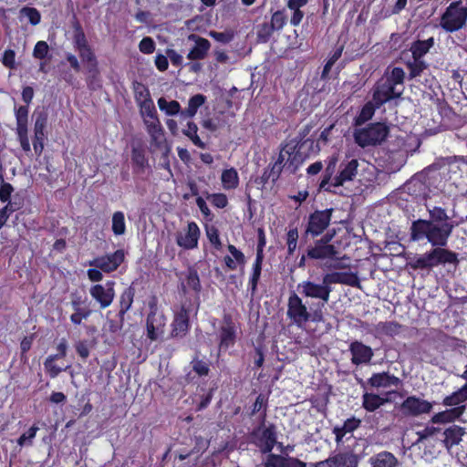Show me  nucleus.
<instances>
[{
  "mask_svg": "<svg viewBox=\"0 0 467 467\" xmlns=\"http://www.w3.org/2000/svg\"><path fill=\"white\" fill-rule=\"evenodd\" d=\"M430 219H418L410 226V240L426 239L432 246H446L456 226L446 211L438 206L428 209Z\"/></svg>",
  "mask_w": 467,
  "mask_h": 467,
  "instance_id": "f257e3e1",
  "label": "nucleus"
},
{
  "mask_svg": "<svg viewBox=\"0 0 467 467\" xmlns=\"http://www.w3.org/2000/svg\"><path fill=\"white\" fill-rule=\"evenodd\" d=\"M337 158L333 157L326 169V173L320 182L319 188L323 190H329L330 186L337 187L342 186L347 182H351L358 173V161L355 159L342 162L339 166V174L331 178L337 165Z\"/></svg>",
  "mask_w": 467,
  "mask_h": 467,
  "instance_id": "f03ea898",
  "label": "nucleus"
},
{
  "mask_svg": "<svg viewBox=\"0 0 467 467\" xmlns=\"http://www.w3.org/2000/svg\"><path fill=\"white\" fill-rule=\"evenodd\" d=\"M432 250L417 257L412 265L413 268H431L438 265L457 264L456 253L445 249V246H434Z\"/></svg>",
  "mask_w": 467,
  "mask_h": 467,
  "instance_id": "7ed1b4c3",
  "label": "nucleus"
},
{
  "mask_svg": "<svg viewBox=\"0 0 467 467\" xmlns=\"http://www.w3.org/2000/svg\"><path fill=\"white\" fill-rule=\"evenodd\" d=\"M467 21V5L462 2H452L442 14L440 26L446 32H455L462 29Z\"/></svg>",
  "mask_w": 467,
  "mask_h": 467,
  "instance_id": "20e7f679",
  "label": "nucleus"
},
{
  "mask_svg": "<svg viewBox=\"0 0 467 467\" xmlns=\"http://www.w3.org/2000/svg\"><path fill=\"white\" fill-rule=\"evenodd\" d=\"M389 134V128L383 123H374L365 128L356 129L354 139L362 148L381 143Z\"/></svg>",
  "mask_w": 467,
  "mask_h": 467,
  "instance_id": "39448f33",
  "label": "nucleus"
},
{
  "mask_svg": "<svg viewBox=\"0 0 467 467\" xmlns=\"http://www.w3.org/2000/svg\"><path fill=\"white\" fill-rule=\"evenodd\" d=\"M150 311L146 319V335L150 341L161 340L165 332L166 317L155 306L150 305Z\"/></svg>",
  "mask_w": 467,
  "mask_h": 467,
  "instance_id": "423d86ee",
  "label": "nucleus"
},
{
  "mask_svg": "<svg viewBox=\"0 0 467 467\" xmlns=\"http://www.w3.org/2000/svg\"><path fill=\"white\" fill-rule=\"evenodd\" d=\"M286 316L298 327H302L310 321V312L307 306L295 292L291 293L288 297Z\"/></svg>",
  "mask_w": 467,
  "mask_h": 467,
  "instance_id": "0eeeda50",
  "label": "nucleus"
},
{
  "mask_svg": "<svg viewBox=\"0 0 467 467\" xmlns=\"http://www.w3.org/2000/svg\"><path fill=\"white\" fill-rule=\"evenodd\" d=\"M297 290L306 297L320 300L324 306L329 301L332 287L325 284L323 279L321 283L305 280L297 285Z\"/></svg>",
  "mask_w": 467,
  "mask_h": 467,
  "instance_id": "6e6552de",
  "label": "nucleus"
},
{
  "mask_svg": "<svg viewBox=\"0 0 467 467\" xmlns=\"http://www.w3.org/2000/svg\"><path fill=\"white\" fill-rule=\"evenodd\" d=\"M254 442L263 453L270 452L276 443V432L273 425L260 427L254 432Z\"/></svg>",
  "mask_w": 467,
  "mask_h": 467,
  "instance_id": "1a4fd4ad",
  "label": "nucleus"
},
{
  "mask_svg": "<svg viewBox=\"0 0 467 467\" xmlns=\"http://www.w3.org/2000/svg\"><path fill=\"white\" fill-rule=\"evenodd\" d=\"M115 282L108 281L103 285H92L89 294L95 299L101 308H106L111 305L115 297Z\"/></svg>",
  "mask_w": 467,
  "mask_h": 467,
  "instance_id": "9d476101",
  "label": "nucleus"
},
{
  "mask_svg": "<svg viewBox=\"0 0 467 467\" xmlns=\"http://www.w3.org/2000/svg\"><path fill=\"white\" fill-rule=\"evenodd\" d=\"M123 250H117L112 254L99 256L88 262L90 266H95L105 273L115 271L124 261Z\"/></svg>",
  "mask_w": 467,
  "mask_h": 467,
  "instance_id": "9b49d317",
  "label": "nucleus"
},
{
  "mask_svg": "<svg viewBox=\"0 0 467 467\" xmlns=\"http://www.w3.org/2000/svg\"><path fill=\"white\" fill-rule=\"evenodd\" d=\"M332 211V209H327L316 211L310 214L306 233L313 236L321 234L330 223Z\"/></svg>",
  "mask_w": 467,
  "mask_h": 467,
  "instance_id": "f8f14e48",
  "label": "nucleus"
},
{
  "mask_svg": "<svg viewBox=\"0 0 467 467\" xmlns=\"http://www.w3.org/2000/svg\"><path fill=\"white\" fill-rule=\"evenodd\" d=\"M143 124L150 137V145L156 149H161L165 144L164 130L158 115L143 119Z\"/></svg>",
  "mask_w": 467,
  "mask_h": 467,
  "instance_id": "ddd939ff",
  "label": "nucleus"
},
{
  "mask_svg": "<svg viewBox=\"0 0 467 467\" xmlns=\"http://www.w3.org/2000/svg\"><path fill=\"white\" fill-rule=\"evenodd\" d=\"M402 93L399 89L391 85L384 77L377 83L374 90L373 99L378 106L383 103L399 98Z\"/></svg>",
  "mask_w": 467,
  "mask_h": 467,
  "instance_id": "4468645a",
  "label": "nucleus"
},
{
  "mask_svg": "<svg viewBox=\"0 0 467 467\" xmlns=\"http://www.w3.org/2000/svg\"><path fill=\"white\" fill-rule=\"evenodd\" d=\"M200 229L194 222L188 223L186 229L177 234L176 243L183 249H193L198 245Z\"/></svg>",
  "mask_w": 467,
  "mask_h": 467,
  "instance_id": "2eb2a0df",
  "label": "nucleus"
},
{
  "mask_svg": "<svg viewBox=\"0 0 467 467\" xmlns=\"http://www.w3.org/2000/svg\"><path fill=\"white\" fill-rule=\"evenodd\" d=\"M431 409L432 404L431 402L414 396L408 397L401 404L403 413L410 416L428 413Z\"/></svg>",
  "mask_w": 467,
  "mask_h": 467,
  "instance_id": "dca6fc26",
  "label": "nucleus"
},
{
  "mask_svg": "<svg viewBox=\"0 0 467 467\" xmlns=\"http://www.w3.org/2000/svg\"><path fill=\"white\" fill-rule=\"evenodd\" d=\"M349 351L352 355L351 362L357 366L369 363L374 356L370 347L358 340L350 344Z\"/></svg>",
  "mask_w": 467,
  "mask_h": 467,
  "instance_id": "f3484780",
  "label": "nucleus"
},
{
  "mask_svg": "<svg viewBox=\"0 0 467 467\" xmlns=\"http://www.w3.org/2000/svg\"><path fill=\"white\" fill-rule=\"evenodd\" d=\"M188 40L192 41L194 46L187 54V58L192 61L204 59L211 47L210 42L195 34L189 35Z\"/></svg>",
  "mask_w": 467,
  "mask_h": 467,
  "instance_id": "a211bd4d",
  "label": "nucleus"
},
{
  "mask_svg": "<svg viewBox=\"0 0 467 467\" xmlns=\"http://www.w3.org/2000/svg\"><path fill=\"white\" fill-rule=\"evenodd\" d=\"M307 256L317 260L338 259L336 247L326 244L324 241H317L315 245L307 250Z\"/></svg>",
  "mask_w": 467,
  "mask_h": 467,
  "instance_id": "6ab92c4d",
  "label": "nucleus"
},
{
  "mask_svg": "<svg viewBox=\"0 0 467 467\" xmlns=\"http://www.w3.org/2000/svg\"><path fill=\"white\" fill-rule=\"evenodd\" d=\"M220 343L219 350H225L234 344L235 341V329L230 317L225 316L223 318V325L220 329Z\"/></svg>",
  "mask_w": 467,
  "mask_h": 467,
  "instance_id": "aec40b11",
  "label": "nucleus"
},
{
  "mask_svg": "<svg viewBox=\"0 0 467 467\" xmlns=\"http://www.w3.org/2000/svg\"><path fill=\"white\" fill-rule=\"evenodd\" d=\"M171 327L172 337H183L186 335L189 329V313L184 307H182L175 314Z\"/></svg>",
  "mask_w": 467,
  "mask_h": 467,
  "instance_id": "412c9836",
  "label": "nucleus"
},
{
  "mask_svg": "<svg viewBox=\"0 0 467 467\" xmlns=\"http://www.w3.org/2000/svg\"><path fill=\"white\" fill-rule=\"evenodd\" d=\"M466 383L462 386L458 390L452 392L451 395L443 399V405L452 407V405L462 404L467 401V364L464 367V371L460 376Z\"/></svg>",
  "mask_w": 467,
  "mask_h": 467,
  "instance_id": "4be33fe9",
  "label": "nucleus"
},
{
  "mask_svg": "<svg viewBox=\"0 0 467 467\" xmlns=\"http://www.w3.org/2000/svg\"><path fill=\"white\" fill-rule=\"evenodd\" d=\"M454 406V408L434 414L431 418V422L445 424L452 422L456 419L460 418L465 410V406L462 404Z\"/></svg>",
  "mask_w": 467,
  "mask_h": 467,
  "instance_id": "5701e85b",
  "label": "nucleus"
},
{
  "mask_svg": "<svg viewBox=\"0 0 467 467\" xmlns=\"http://www.w3.org/2000/svg\"><path fill=\"white\" fill-rule=\"evenodd\" d=\"M291 154H293V144H286L281 149L277 160L272 167L271 173L273 175V180H276L281 171L286 169V164Z\"/></svg>",
  "mask_w": 467,
  "mask_h": 467,
  "instance_id": "b1692460",
  "label": "nucleus"
},
{
  "mask_svg": "<svg viewBox=\"0 0 467 467\" xmlns=\"http://www.w3.org/2000/svg\"><path fill=\"white\" fill-rule=\"evenodd\" d=\"M370 467H397L398 458L391 452L383 451L368 459Z\"/></svg>",
  "mask_w": 467,
  "mask_h": 467,
  "instance_id": "393cba45",
  "label": "nucleus"
},
{
  "mask_svg": "<svg viewBox=\"0 0 467 467\" xmlns=\"http://www.w3.org/2000/svg\"><path fill=\"white\" fill-rule=\"evenodd\" d=\"M269 467H306L300 460L289 456L271 453L267 457Z\"/></svg>",
  "mask_w": 467,
  "mask_h": 467,
  "instance_id": "a878e982",
  "label": "nucleus"
},
{
  "mask_svg": "<svg viewBox=\"0 0 467 467\" xmlns=\"http://www.w3.org/2000/svg\"><path fill=\"white\" fill-rule=\"evenodd\" d=\"M400 383L399 378L389 375L387 372L376 373L368 379V384L374 388L397 387Z\"/></svg>",
  "mask_w": 467,
  "mask_h": 467,
  "instance_id": "bb28decb",
  "label": "nucleus"
},
{
  "mask_svg": "<svg viewBox=\"0 0 467 467\" xmlns=\"http://www.w3.org/2000/svg\"><path fill=\"white\" fill-rule=\"evenodd\" d=\"M78 52L82 62L86 65L88 73L92 77H96L99 74L98 61L91 47L88 46Z\"/></svg>",
  "mask_w": 467,
  "mask_h": 467,
  "instance_id": "cd10ccee",
  "label": "nucleus"
},
{
  "mask_svg": "<svg viewBox=\"0 0 467 467\" xmlns=\"http://www.w3.org/2000/svg\"><path fill=\"white\" fill-rule=\"evenodd\" d=\"M384 78L388 81H389L391 85L396 87L399 89V91L403 93L405 71L401 67H388L387 70L385 71Z\"/></svg>",
  "mask_w": 467,
  "mask_h": 467,
  "instance_id": "c85d7f7f",
  "label": "nucleus"
},
{
  "mask_svg": "<svg viewBox=\"0 0 467 467\" xmlns=\"http://www.w3.org/2000/svg\"><path fill=\"white\" fill-rule=\"evenodd\" d=\"M350 460L351 457L349 455L339 453L315 463L314 467H350Z\"/></svg>",
  "mask_w": 467,
  "mask_h": 467,
  "instance_id": "c756f323",
  "label": "nucleus"
},
{
  "mask_svg": "<svg viewBox=\"0 0 467 467\" xmlns=\"http://www.w3.org/2000/svg\"><path fill=\"white\" fill-rule=\"evenodd\" d=\"M433 45L434 39L432 37L413 42L410 47L412 58L423 59V57L430 51Z\"/></svg>",
  "mask_w": 467,
  "mask_h": 467,
  "instance_id": "7c9ffc66",
  "label": "nucleus"
},
{
  "mask_svg": "<svg viewBox=\"0 0 467 467\" xmlns=\"http://www.w3.org/2000/svg\"><path fill=\"white\" fill-rule=\"evenodd\" d=\"M206 100L205 96L202 94H196L192 96L188 102V107L181 112V118L191 119L195 116L198 109L204 104Z\"/></svg>",
  "mask_w": 467,
  "mask_h": 467,
  "instance_id": "2f4dec72",
  "label": "nucleus"
},
{
  "mask_svg": "<svg viewBox=\"0 0 467 467\" xmlns=\"http://www.w3.org/2000/svg\"><path fill=\"white\" fill-rule=\"evenodd\" d=\"M464 434V431L462 428L459 426H452L445 430L444 431V444L446 448L449 450L454 445H458L462 438V435Z\"/></svg>",
  "mask_w": 467,
  "mask_h": 467,
  "instance_id": "473e14b6",
  "label": "nucleus"
},
{
  "mask_svg": "<svg viewBox=\"0 0 467 467\" xmlns=\"http://www.w3.org/2000/svg\"><path fill=\"white\" fill-rule=\"evenodd\" d=\"M388 401V399L377 394L365 393L362 396L363 408L368 411H374Z\"/></svg>",
  "mask_w": 467,
  "mask_h": 467,
  "instance_id": "72a5a7b5",
  "label": "nucleus"
},
{
  "mask_svg": "<svg viewBox=\"0 0 467 467\" xmlns=\"http://www.w3.org/2000/svg\"><path fill=\"white\" fill-rule=\"evenodd\" d=\"M158 107L161 111L164 112L167 116H175L182 111L180 103L177 100H167L165 98L161 97L157 101Z\"/></svg>",
  "mask_w": 467,
  "mask_h": 467,
  "instance_id": "f704fd0d",
  "label": "nucleus"
},
{
  "mask_svg": "<svg viewBox=\"0 0 467 467\" xmlns=\"http://www.w3.org/2000/svg\"><path fill=\"white\" fill-rule=\"evenodd\" d=\"M222 184L224 190H233L239 184V176L234 168L224 170L221 176Z\"/></svg>",
  "mask_w": 467,
  "mask_h": 467,
  "instance_id": "c9c22d12",
  "label": "nucleus"
},
{
  "mask_svg": "<svg viewBox=\"0 0 467 467\" xmlns=\"http://www.w3.org/2000/svg\"><path fill=\"white\" fill-rule=\"evenodd\" d=\"M135 296V289L132 286L126 288L119 297V316L123 317L131 307Z\"/></svg>",
  "mask_w": 467,
  "mask_h": 467,
  "instance_id": "e433bc0d",
  "label": "nucleus"
},
{
  "mask_svg": "<svg viewBox=\"0 0 467 467\" xmlns=\"http://www.w3.org/2000/svg\"><path fill=\"white\" fill-rule=\"evenodd\" d=\"M406 66L410 70V78H415L422 74L428 68L429 64L424 59L412 58L406 62Z\"/></svg>",
  "mask_w": 467,
  "mask_h": 467,
  "instance_id": "4c0bfd02",
  "label": "nucleus"
},
{
  "mask_svg": "<svg viewBox=\"0 0 467 467\" xmlns=\"http://www.w3.org/2000/svg\"><path fill=\"white\" fill-rule=\"evenodd\" d=\"M132 88L137 105L152 99L149 88L144 84L134 81Z\"/></svg>",
  "mask_w": 467,
  "mask_h": 467,
  "instance_id": "58836bf2",
  "label": "nucleus"
},
{
  "mask_svg": "<svg viewBox=\"0 0 467 467\" xmlns=\"http://www.w3.org/2000/svg\"><path fill=\"white\" fill-rule=\"evenodd\" d=\"M26 18L32 26H37L41 21L40 12L30 6H24L19 10V19Z\"/></svg>",
  "mask_w": 467,
  "mask_h": 467,
  "instance_id": "ea45409f",
  "label": "nucleus"
},
{
  "mask_svg": "<svg viewBox=\"0 0 467 467\" xmlns=\"http://www.w3.org/2000/svg\"><path fill=\"white\" fill-rule=\"evenodd\" d=\"M197 131H198V127L197 125L192 122V121H189L187 123V128L184 129L182 130L183 134L185 136H187L192 141V143L201 148V149H204L205 148V143L200 139V137L198 136L197 134Z\"/></svg>",
  "mask_w": 467,
  "mask_h": 467,
  "instance_id": "a19ab883",
  "label": "nucleus"
},
{
  "mask_svg": "<svg viewBox=\"0 0 467 467\" xmlns=\"http://www.w3.org/2000/svg\"><path fill=\"white\" fill-rule=\"evenodd\" d=\"M58 359V355H50L44 362L46 371L51 378H56L62 370H67L70 366L62 368L55 364V360Z\"/></svg>",
  "mask_w": 467,
  "mask_h": 467,
  "instance_id": "79ce46f5",
  "label": "nucleus"
},
{
  "mask_svg": "<svg viewBox=\"0 0 467 467\" xmlns=\"http://www.w3.org/2000/svg\"><path fill=\"white\" fill-rule=\"evenodd\" d=\"M262 263L263 259L260 258V256H256L253 265V274L249 281V287L251 289L252 295H254L256 291L257 283L261 275Z\"/></svg>",
  "mask_w": 467,
  "mask_h": 467,
  "instance_id": "37998d69",
  "label": "nucleus"
},
{
  "mask_svg": "<svg viewBox=\"0 0 467 467\" xmlns=\"http://www.w3.org/2000/svg\"><path fill=\"white\" fill-rule=\"evenodd\" d=\"M303 161L304 159L302 154L296 150V146L293 144V154H291L289 161H287L285 171L290 173L296 172Z\"/></svg>",
  "mask_w": 467,
  "mask_h": 467,
  "instance_id": "c03bdc74",
  "label": "nucleus"
},
{
  "mask_svg": "<svg viewBox=\"0 0 467 467\" xmlns=\"http://www.w3.org/2000/svg\"><path fill=\"white\" fill-rule=\"evenodd\" d=\"M125 217L122 212H116L112 216V231L116 235H121L125 233Z\"/></svg>",
  "mask_w": 467,
  "mask_h": 467,
  "instance_id": "a18cd8bd",
  "label": "nucleus"
},
{
  "mask_svg": "<svg viewBox=\"0 0 467 467\" xmlns=\"http://www.w3.org/2000/svg\"><path fill=\"white\" fill-rule=\"evenodd\" d=\"M16 129H27L28 121V108L26 106H20L15 109Z\"/></svg>",
  "mask_w": 467,
  "mask_h": 467,
  "instance_id": "49530a36",
  "label": "nucleus"
},
{
  "mask_svg": "<svg viewBox=\"0 0 467 467\" xmlns=\"http://www.w3.org/2000/svg\"><path fill=\"white\" fill-rule=\"evenodd\" d=\"M73 42L77 51L88 47L86 36L78 25L75 27Z\"/></svg>",
  "mask_w": 467,
  "mask_h": 467,
  "instance_id": "de8ad7c7",
  "label": "nucleus"
},
{
  "mask_svg": "<svg viewBox=\"0 0 467 467\" xmlns=\"http://www.w3.org/2000/svg\"><path fill=\"white\" fill-rule=\"evenodd\" d=\"M138 107L140 109V115L141 116L142 119L145 118L151 119V117L158 115L152 99L138 104Z\"/></svg>",
  "mask_w": 467,
  "mask_h": 467,
  "instance_id": "09e8293b",
  "label": "nucleus"
},
{
  "mask_svg": "<svg viewBox=\"0 0 467 467\" xmlns=\"http://www.w3.org/2000/svg\"><path fill=\"white\" fill-rule=\"evenodd\" d=\"M274 31H275L273 27H271V25L267 22H265L261 24L257 28V38L259 42L265 43L267 42L271 36L273 35Z\"/></svg>",
  "mask_w": 467,
  "mask_h": 467,
  "instance_id": "8fccbe9b",
  "label": "nucleus"
},
{
  "mask_svg": "<svg viewBox=\"0 0 467 467\" xmlns=\"http://www.w3.org/2000/svg\"><path fill=\"white\" fill-rule=\"evenodd\" d=\"M38 430L39 428L37 426L33 425L26 432L23 433L19 437L17 444L21 447L32 445L33 440L35 439Z\"/></svg>",
  "mask_w": 467,
  "mask_h": 467,
  "instance_id": "3c124183",
  "label": "nucleus"
},
{
  "mask_svg": "<svg viewBox=\"0 0 467 467\" xmlns=\"http://www.w3.org/2000/svg\"><path fill=\"white\" fill-rule=\"evenodd\" d=\"M377 329L379 332L387 335L393 336L399 333L400 326L395 322H383L379 323L377 326Z\"/></svg>",
  "mask_w": 467,
  "mask_h": 467,
  "instance_id": "603ef678",
  "label": "nucleus"
},
{
  "mask_svg": "<svg viewBox=\"0 0 467 467\" xmlns=\"http://www.w3.org/2000/svg\"><path fill=\"white\" fill-rule=\"evenodd\" d=\"M286 23V16L282 11H276L273 14L270 21L271 27L275 30H281Z\"/></svg>",
  "mask_w": 467,
  "mask_h": 467,
  "instance_id": "864d4df0",
  "label": "nucleus"
},
{
  "mask_svg": "<svg viewBox=\"0 0 467 467\" xmlns=\"http://www.w3.org/2000/svg\"><path fill=\"white\" fill-rule=\"evenodd\" d=\"M298 232L296 228L290 229L286 234V244L289 254H293L296 249Z\"/></svg>",
  "mask_w": 467,
  "mask_h": 467,
  "instance_id": "5fc2aeb1",
  "label": "nucleus"
},
{
  "mask_svg": "<svg viewBox=\"0 0 467 467\" xmlns=\"http://www.w3.org/2000/svg\"><path fill=\"white\" fill-rule=\"evenodd\" d=\"M207 199L217 208L223 209L227 206L228 199L223 193L207 194Z\"/></svg>",
  "mask_w": 467,
  "mask_h": 467,
  "instance_id": "6e6d98bb",
  "label": "nucleus"
},
{
  "mask_svg": "<svg viewBox=\"0 0 467 467\" xmlns=\"http://www.w3.org/2000/svg\"><path fill=\"white\" fill-rule=\"evenodd\" d=\"M341 284L350 285L353 287H359V280L357 274L352 272L341 273Z\"/></svg>",
  "mask_w": 467,
  "mask_h": 467,
  "instance_id": "4d7b16f0",
  "label": "nucleus"
},
{
  "mask_svg": "<svg viewBox=\"0 0 467 467\" xmlns=\"http://www.w3.org/2000/svg\"><path fill=\"white\" fill-rule=\"evenodd\" d=\"M139 49L143 54H151L155 50V43L150 36L143 37L140 44Z\"/></svg>",
  "mask_w": 467,
  "mask_h": 467,
  "instance_id": "13d9d810",
  "label": "nucleus"
},
{
  "mask_svg": "<svg viewBox=\"0 0 467 467\" xmlns=\"http://www.w3.org/2000/svg\"><path fill=\"white\" fill-rule=\"evenodd\" d=\"M187 285L194 291H200L201 284L198 274L194 270H190L186 279Z\"/></svg>",
  "mask_w": 467,
  "mask_h": 467,
  "instance_id": "bf43d9fd",
  "label": "nucleus"
},
{
  "mask_svg": "<svg viewBox=\"0 0 467 467\" xmlns=\"http://www.w3.org/2000/svg\"><path fill=\"white\" fill-rule=\"evenodd\" d=\"M48 52V45L45 41H38L34 47L33 56L36 58L43 59L47 57Z\"/></svg>",
  "mask_w": 467,
  "mask_h": 467,
  "instance_id": "052dcab7",
  "label": "nucleus"
},
{
  "mask_svg": "<svg viewBox=\"0 0 467 467\" xmlns=\"http://www.w3.org/2000/svg\"><path fill=\"white\" fill-rule=\"evenodd\" d=\"M16 134L22 149L26 152L30 151L31 147L27 137V129H16Z\"/></svg>",
  "mask_w": 467,
  "mask_h": 467,
  "instance_id": "680f3d73",
  "label": "nucleus"
},
{
  "mask_svg": "<svg viewBox=\"0 0 467 467\" xmlns=\"http://www.w3.org/2000/svg\"><path fill=\"white\" fill-rule=\"evenodd\" d=\"M90 315L89 310H83L80 307H76L74 314L70 316V320L76 325H79L83 319H86Z\"/></svg>",
  "mask_w": 467,
  "mask_h": 467,
  "instance_id": "e2e57ef3",
  "label": "nucleus"
},
{
  "mask_svg": "<svg viewBox=\"0 0 467 467\" xmlns=\"http://www.w3.org/2000/svg\"><path fill=\"white\" fill-rule=\"evenodd\" d=\"M13 192V186L10 183L5 182L2 185H0V201L3 202L9 201Z\"/></svg>",
  "mask_w": 467,
  "mask_h": 467,
  "instance_id": "0e129e2a",
  "label": "nucleus"
},
{
  "mask_svg": "<svg viewBox=\"0 0 467 467\" xmlns=\"http://www.w3.org/2000/svg\"><path fill=\"white\" fill-rule=\"evenodd\" d=\"M209 36L221 43H229L233 38V35L228 32L210 31Z\"/></svg>",
  "mask_w": 467,
  "mask_h": 467,
  "instance_id": "69168bd1",
  "label": "nucleus"
},
{
  "mask_svg": "<svg viewBox=\"0 0 467 467\" xmlns=\"http://www.w3.org/2000/svg\"><path fill=\"white\" fill-rule=\"evenodd\" d=\"M207 236L212 244L214 245L216 249H220L222 246V243L219 237L218 230L214 227H212L207 230Z\"/></svg>",
  "mask_w": 467,
  "mask_h": 467,
  "instance_id": "338daca9",
  "label": "nucleus"
},
{
  "mask_svg": "<svg viewBox=\"0 0 467 467\" xmlns=\"http://www.w3.org/2000/svg\"><path fill=\"white\" fill-rule=\"evenodd\" d=\"M47 120V116L45 112L38 113L34 124V132L37 131L40 133V131H44Z\"/></svg>",
  "mask_w": 467,
  "mask_h": 467,
  "instance_id": "774afa93",
  "label": "nucleus"
}]
</instances>
